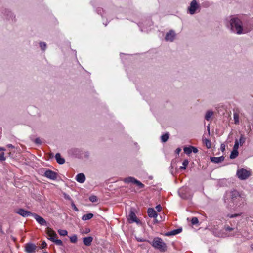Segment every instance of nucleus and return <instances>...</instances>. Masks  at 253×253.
I'll list each match as a JSON object with an SVG mask.
<instances>
[{
    "label": "nucleus",
    "instance_id": "nucleus-33",
    "mask_svg": "<svg viewBox=\"0 0 253 253\" xmlns=\"http://www.w3.org/2000/svg\"><path fill=\"white\" fill-rule=\"evenodd\" d=\"M40 46L42 50H45L46 47V44L44 42H41L40 43Z\"/></svg>",
    "mask_w": 253,
    "mask_h": 253
},
{
    "label": "nucleus",
    "instance_id": "nucleus-42",
    "mask_svg": "<svg viewBox=\"0 0 253 253\" xmlns=\"http://www.w3.org/2000/svg\"><path fill=\"white\" fill-rule=\"evenodd\" d=\"M156 210H157L158 211H161L162 207L160 206V205H157L156 207Z\"/></svg>",
    "mask_w": 253,
    "mask_h": 253
},
{
    "label": "nucleus",
    "instance_id": "nucleus-40",
    "mask_svg": "<svg viewBox=\"0 0 253 253\" xmlns=\"http://www.w3.org/2000/svg\"><path fill=\"white\" fill-rule=\"evenodd\" d=\"M47 246V244L45 242V241H43L42 242V244H41V247L42 248H44L45 247H46Z\"/></svg>",
    "mask_w": 253,
    "mask_h": 253
},
{
    "label": "nucleus",
    "instance_id": "nucleus-30",
    "mask_svg": "<svg viewBox=\"0 0 253 253\" xmlns=\"http://www.w3.org/2000/svg\"><path fill=\"white\" fill-rule=\"evenodd\" d=\"M58 232L61 236H66L68 234V232L65 230H59Z\"/></svg>",
    "mask_w": 253,
    "mask_h": 253
},
{
    "label": "nucleus",
    "instance_id": "nucleus-51",
    "mask_svg": "<svg viewBox=\"0 0 253 253\" xmlns=\"http://www.w3.org/2000/svg\"><path fill=\"white\" fill-rule=\"evenodd\" d=\"M47 253V252H44V253Z\"/></svg>",
    "mask_w": 253,
    "mask_h": 253
},
{
    "label": "nucleus",
    "instance_id": "nucleus-8",
    "mask_svg": "<svg viewBox=\"0 0 253 253\" xmlns=\"http://www.w3.org/2000/svg\"><path fill=\"white\" fill-rule=\"evenodd\" d=\"M46 233L48 236V239L52 242L57 237V235L56 232L50 228H47L46 229Z\"/></svg>",
    "mask_w": 253,
    "mask_h": 253
},
{
    "label": "nucleus",
    "instance_id": "nucleus-37",
    "mask_svg": "<svg viewBox=\"0 0 253 253\" xmlns=\"http://www.w3.org/2000/svg\"><path fill=\"white\" fill-rule=\"evenodd\" d=\"M206 145L207 148H210L211 147V142L209 140L206 139Z\"/></svg>",
    "mask_w": 253,
    "mask_h": 253
},
{
    "label": "nucleus",
    "instance_id": "nucleus-19",
    "mask_svg": "<svg viewBox=\"0 0 253 253\" xmlns=\"http://www.w3.org/2000/svg\"><path fill=\"white\" fill-rule=\"evenodd\" d=\"M55 159L57 162L59 164H63L65 163V159L61 157V156L59 153H57L55 155Z\"/></svg>",
    "mask_w": 253,
    "mask_h": 253
},
{
    "label": "nucleus",
    "instance_id": "nucleus-13",
    "mask_svg": "<svg viewBox=\"0 0 253 253\" xmlns=\"http://www.w3.org/2000/svg\"><path fill=\"white\" fill-rule=\"evenodd\" d=\"M76 180L79 183H83L85 180V176L83 173H79L76 176Z\"/></svg>",
    "mask_w": 253,
    "mask_h": 253
},
{
    "label": "nucleus",
    "instance_id": "nucleus-26",
    "mask_svg": "<svg viewBox=\"0 0 253 253\" xmlns=\"http://www.w3.org/2000/svg\"><path fill=\"white\" fill-rule=\"evenodd\" d=\"M70 241L72 243H75L77 242V236L76 235H74L70 237Z\"/></svg>",
    "mask_w": 253,
    "mask_h": 253
},
{
    "label": "nucleus",
    "instance_id": "nucleus-29",
    "mask_svg": "<svg viewBox=\"0 0 253 253\" xmlns=\"http://www.w3.org/2000/svg\"><path fill=\"white\" fill-rule=\"evenodd\" d=\"M53 242L57 245H59V246L63 245V242L61 240L57 239L56 238L53 241Z\"/></svg>",
    "mask_w": 253,
    "mask_h": 253
},
{
    "label": "nucleus",
    "instance_id": "nucleus-24",
    "mask_svg": "<svg viewBox=\"0 0 253 253\" xmlns=\"http://www.w3.org/2000/svg\"><path fill=\"white\" fill-rule=\"evenodd\" d=\"M246 141V138L243 135H241L240 136V138L239 139V144H240L241 146L243 145L244 143H245Z\"/></svg>",
    "mask_w": 253,
    "mask_h": 253
},
{
    "label": "nucleus",
    "instance_id": "nucleus-35",
    "mask_svg": "<svg viewBox=\"0 0 253 253\" xmlns=\"http://www.w3.org/2000/svg\"><path fill=\"white\" fill-rule=\"evenodd\" d=\"M239 141L238 140H235V144H234V146L233 147V149H234V150H238V148H239Z\"/></svg>",
    "mask_w": 253,
    "mask_h": 253
},
{
    "label": "nucleus",
    "instance_id": "nucleus-7",
    "mask_svg": "<svg viewBox=\"0 0 253 253\" xmlns=\"http://www.w3.org/2000/svg\"><path fill=\"white\" fill-rule=\"evenodd\" d=\"M199 7V5L195 0H193L191 2L190 5L188 8L189 12L190 14H194L196 10Z\"/></svg>",
    "mask_w": 253,
    "mask_h": 253
},
{
    "label": "nucleus",
    "instance_id": "nucleus-18",
    "mask_svg": "<svg viewBox=\"0 0 253 253\" xmlns=\"http://www.w3.org/2000/svg\"><path fill=\"white\" fill-rule=\"evenodd\" d=\"M181 231H182L181 228H178L177 229H175V230H172L170 232L167 233L166 235L167 236L175 235L180 233Z\"/></svg>",
    "mask_w": 253,
    "mask_h": 253
},
{
    "label": "nucleus",
    "instance_id": "nucleus-38",
    "mask_svg": "<svg viewBox=\"0 0 253 253\" xmlns=\"http://www.w3.org/2000/svg\"><path fill=\"white\" fill-rule=\"evenodd\" d=\"M192 152H193L194 153H197L198 151V149L193 146H191Z\"/></svg>",
    "mask_w": 253,
    "mask_h": 253
},
{
    "label": "nucleus",
    "instance_id": "nucleus-9",
    "mask_svg": "<svg viewBox=\"0 0 253 253\" xmlns=\"http://www.w3.org/2000/svg\"><path fill=\"white\" fill-rule=\"evenodd\" d=\"M37 249V247L33 243H27L25 245V251L27 253H34Z\"/></svg>",
    "mask_w": 253,
    "mask_h": 253
},
{
    "label": "nucleus",
    "instance_id": "nucleus-12",
    "mask_svg": "<svg viewBox=\"0 0 253 253\" xmlns=\"http://www.w3.org/2000/svg\"><path fill=\"white\" fill-rule=\"evenodd\" d=\"M175 36V33L173 30L169 31L168 33H167L165 39L166 41H169L172 42L173 41Z\"/></svg>",
    "mask_w": 253,
    "mask_h": 253
},
{
    "label": "nucleus",
    "instance_id": "nucleus-46",
    "mask_svg": "<svg viewBox=\"0 0 253 253\" xmlns=\"http://www.w3.org/2000/svg\"><path fill=\"white\" fill-rule=\"evenodd\" d=\"M180 151H181V149L180 148H177L176 150V152L177 154H179V153L180 152Z\"/></svg>",
    "mask_w": 253,
    "mask_h": 253
},
{
    "label": "nucleus",
    "instance_id": "nucleus-11",
    "mask_svg": "<svg viewBox=\"0 0 253 253\" xmlns=\"http://www.w3.org/2000/svg\"><path fill=\"white\" fill-rule=\"evenodd\" d=\"M128 220L130 223L133 222H136L137 223H138L140 222V221L137 219L135 213L132 210L130 211V212L128 215Z\"/></svg>",
    "mask_w": 253,
    "mask_h": 253
},
{
    "label": "nucleus",
    "instance_id": "nucleus-16",
    "mask_svg": "<svg viewBox=\"0 0 253 253\" xmlns=\"http://www.w3.org/2000/svg\"><path fill=\"white\" fill-rule=\"evenodd\" d=\"M211 161L212 162L215 163H219L222 161H223L224 159V157L223 156H221L219 157H211L210 158Z\"/></svg>",
    "mask_w": 253,
    "mask_h": 253
},
{
    "label": "nucleus",
    "instance_id": "nucleus-43",
    "mask_svg": "<svg viewBox=\"0 0 253 253\" xmlns=\"http://www.w3.org/2000/svg\"><path fill=\"white\" fill-rule=\"evenodd\" d=\"M35 142L36 143V144H41V141L40 140V138H37L35 139Z\"/></svg>",
    "mask_w": 253,
    "mask_h": 253
},
{
    "label": "nucleus",
    "instance_id": "nucleus-49",
    "mask_svg": "<svg viewBox=\"0 0 253 253\" xmlns=\"http://www.w3.org/2000/svg\"><path fill=\"white\" fill-rule=\"evenodd\" d=\"M155 220L156 223L158 222V221L156 219H155Z\"/></svg>",
    "mask_w": 253,
    "mask_h": 253
},
{
    "label": "nucleus",
    "instance_id": "nucleus-22",
    "mask_svg": "<svg viewBox=\"0 0 253 253\" xmlns=\"http://www.w3.org/2000/svg\"><path fill=\"white\" fill-rule=\"evenodd\" d=\"M93 217V214L92 213H88L86 214H84L82 216V220L84 221H86L89 219H90Z\"/></svg>",
    "mask_w": 253,
    "mask_h": 253
},
{
    "label": "nucleus",
    "instance_id": "nucleus-36",
    "mask_svg": "<svg viewBox=\"0 0 253 253\" xmlns=\"http://www.w3.org/2000/svg\"><path fill=\"white\" fill-rule=\"evenodd\" d=\"M224 229L226 231H232L233 229L229 226H225Z\"/></svg>",
    "mask_w": 253,
    "mask_h": 253
},
{
    "label": "nucleus",
    "instance_id": "nucleus-44",
    "mask_svg": "<svg viewBox=\"0 0 253 253\" xmlns=\"http://www.w3.org/2000/svg\"><path fill=\"white\" fill-rule=\"evenodd\" d=\"M137 240L138 241V242H145V241H147V240H145V239H142V238H137ZM148 242L150 243L149 241H148Z\"/></svg>",
    "mask_w": 253,
    "mask_h": 253
},
{
    "label": "nucleus",
    "instance_id": "nucleus-2",
    "mask_svg": "<svg viewBox=\"0 0 253 253\" xmlns=\"http://www.w3.org/2000/svg\"><path fill=\"white\" fill-rule=\"evenodd\" d=\"M231 29L234 32L240 34L242 33L243 27L242 22L238 18L234 17L230 20Z\"/></svg>",
    "mask_w": 253,
    "mask_h": 253
},
{
    "label": "nucleus",
    "instance_id": "nucleus-23",
    "mask_svg": "<svg viewBox=\"0 0 253 253\" xmlns=\"http://www.w3.org/2000/svg\"><path fill=\"white\" fill-rule=\"evenodd\" d=\"M169 137V133H165V134H163L162 135L161 141L163 142H166L168 140Z\"/></svg>",
    "mask_w": 253,
    "mask_h": 253
},
{
    "label": "nucleus",
    "instance_id": "nucleus-39",
    "mask_svg": "<svg viewBox=\"0 0 253 253\" xmlns=\"http://www.w3.org/2000/svg\"><path fill=\"white\" fill-rule=\"evenodd\" d=\"M240 215V214H234L228 215V216L230 218H232L236 217L239 216Z\"/></svg>",
    "mask_w": 253,
    "mask_h": 253
},
{
    "label": "nucleus",
    "instance_id": "nucleus-27",
    "mask_svg": "<svg viewBox=\"0 0 253 253\" xmlns=\"http://www.w3.org/2000/svg\"><path fill=\"white\" fill-rule=\"evenodd\" d=\"M184 151L187 154H190L192 152L191 146L185 147Z\"/></svg>",
    "mask_w": 253,
    "mask_h": 253
},
{
    "label": "nucleus",
    "instance_id": "nucleus-21",
    "mask_svg": "<svg viewBox=\"0 0 253 253\" xmlns=\"http://www.w3.org/2000/svg\"><path fill=\"white\" fill-rule=\"evenodd\" d=\"M238 154L239 152L238 150L233 149L231 153L230 158L231 159H234L238 156Z\"/></svg>",
    "mask_w": 253,
    "mask_h": 253
},
{
    "label": "nucleus",
    "instance_id": "nucleus-48",
    "mask_svg": "<svg viewBox=\"0 0 253 253\" xmlns=\"http://www.w3.org/2000/svg\"><path fill=\"white\" fill-rule=\"evenodd\" d=\"M221 148L222 151H223L225 149L224 146H222V145H221Z\"/></svg>",
    "mask_w": 253,
    "mask_h": 253
},
{
    "label": "nucleus",
    "instance_id": "nucleus-50",
    "mask_svg": "<svg viewBox=\"0 0 253 253\" xmlns=\"http://www.w3.org/2000/svg\"><path fill=\"white\" fill-rule=\"evenodd\" d=\"M67 198L69 199L70 197L69 196L67 197Z\"/></svg>",
    "mask_w": 253,
    "mask_h": 253
},
{
    "label": "nucleus",
    "instance_id": "nucleus-5",
    "mask_svg": "<svg viewBox=\"0 0 253 253\" xmlns=\"http://www.w3.org/2000/svg\"><path fill=\"white\" fill-rule=\"evenodd\" d=\"M43 176L51 180H56L57 178V173L51 170H46L44 173Z\"/></svg>",
    "mask_w": 253,
    "mask_h": 253
},
{
    "label": "nucleus",
    "instance_id": "nucleus-6",
    "mask_svg": "<svg viewBox=\"0 0 253 253\" xmlns=\"http://www.w3.org/2000/svg\"><path fill=\"white\" fill-rule=\"evenodd\" d=\"M14 212L15 213L18 214L24 217H26L30 215L32 216V214H33V213H32L28 211L25 210L24 209L22 208L15 210L14 211Z\"/></svg>",
    "mask_w": 253,
    "mask_h": 253
},
{
    "label": "nucleus",
    "instance_id": "nucleus-32",
    "mask_svg": "<svg viewBox=\"0 0 253 253\" xmlns=\"http://www.w3.org/2000/svg\"><path fill=\"white\" fill-rule=\"evenodd\" d=\"M239 196V193L237 191H234L232 192V199L234 200V198H236Z\"/></svg>",
    "mask_w": 253,
    "mask_h": 253
},
{
    "label": "nucleus",
    "instance_id": "nucleus-28",
    "mask_svg": "<svg viewBox=\"0 0 253 253\" xmlns=\"http://www.w3.org/2000/svg\"><path fill=\"white\" fill-rule=\"evenodd\" d=\"M234 120L235 124H238L239 123V115L237 113L234 114Z\"/></svg>",
    "mask_w": 253,
    "mask_h": 253
},
{
    "label": "nucleus",
    "instance_id": "nucleus-31",
    "mask_svg": "<svg viewBox=\"0 0 253 253\" xmlns=\"http://www.w3.org/2000/svg\"><path fill=\"white\" fill-rule=\"evenodd\" d=\"M191 221V223L193 225H195V224H197L199 222L198 218L196 217H192Z\"/></svg>",
    "mask_w": 253,
    "mask_h": 253
},
{
    "label": "nucleus",
    "instance_id": "nucleus-17",
    "mask_svg": "<svg viewBox=\"0 0 253 253\" xmlns=\"http://www.w3.org/2000/svg\"><path fill=\"white\" fill-rule=\"evenodd\" d=\"M6 150L5 148L0 147V161L3 162L6 160L5 157L4 151Z\"/></svg>",
    "mask_w": 253,
    "mask_h": 253
},
{
    "label": "nucleus",
    "instance_id": "nucleus-4",
    "mask_svg": "<svg viewBox=\"0 0 253 253\" xmlns=\"http://www.w3.org/2000/svg\"><path fill=\"white\" fill-rule=\"evenodd\" d=\"M124 182L126 183H133L136 184L140 188H143L144 187V185L140 181L137 180L135 178L132 177H128L126 178L124 180Z\"/></svg>",
    "mask_w": 253,
    "mask_h": 253
},
{
    "label": "nucleus",
    "instance_id": "nucleus-45",
    "mask_svg": "<svg viewBox=\"0 0 253 253\" xmlns=\"http://www.w3.org/2000/svg\"><path fill=\"white\" fill-rule=\"evenodd\" d=\"M7 147L9 148H14V146L11 144H8Z\"/></svg>",
    "mask_w": 253,
    "mask_h": 253
},
{
    "label": "nucleus",
    "instance_id": "nucleus-15",
    "mask_svg": "<svg viewBox=\"0 0 253 253\" xmlns=\"http://www.w3.org/2000/svg\"><path fill=\"white\" fill-rule=\"evenodd\" d=\"M92 241L93 238L91 236L84 237L83 238V243L85 245L87 246H90Z\"/></svg>",
    "mask_w": 253,
    "mask_h": 253
},
{
    "label": "nucleus",
    "instance_id": "nucleus-1",
    "mask_svg": "<svg viewBox=\"0 0 253 253\" xmlns=\"http://www.w3.org/2000/svg\"><path fill=\"white\" fill-rule=\"evenodd\" d=\"M152 246L160 252H165L167 250V246L163 240L159 237H155L152 242H150Z\"/></svg>",
    "mask_w": 253,
    "mask_h": 253
},
{
    "label": "nucleus",
    "instance_id": "nucleus-25",
    "mask_svg": "<svg viewBox=\"0 0 253 253\" xmlns=\"http://www.w3.org/2000/svg\"><path fill=\"white\" fill-rule=\"evenodd\" d=\"M189 161L188 160H184L182 163L183 166H181L180 167V169H185L186 167L188 165Z\"/></svg>",
    "mask_w": 253,
    "mask_h": 253
},
{
    "label": "nucleus",
    "instance_id": "nucleus-47",
    "mask_svg": "<svg viewBox=\"0 0 253 253\" xmlns=\"http://www.w3.org/2000/svg\"><path fill=\"white\" fill-rule=\"evenodd\" d=\"M89 232H90V230H89V229L86 228V229L85 233H88Z\"/></svg>",
    "mask_w": 253,
    "mask_h": 253
},
{
    "label": "nucleus",
    "instance_id": "nucleus-14",
    "mask_svg": "<svg viewBox=\"0 0 253 253\" xmlns=\"http://www.w3.org/2000/svg\"><path fill=\"white\" fill-rule=\"evenodd\" d=\"M148 214L151 218H156L157 217V213L154 209L149 208L148 209Z\"/></svg>",
    "mask_w": 253,
    "mask_h": 253
},
{
    "label": "nucleus",
    "instance_id": "nucleus-10",
    "mask_svg": "<svg viewBox=\"0 0 253 253\" xmlns=\"http://www.w3.org/2000/svg\"><path fill=\"white\" fill-rule=\"evenodd\" d=\"M32 216L35 219L39 224L41 225L47 226V223L45 220L42 217L38 215V214L33 213Z\"/></svg>",
    "mask_w": 253,
    "mask_h": 253
},
{
    "label": "nucleus",
    "instance_id": "nucleus-41",
    "mask_svg": "<svg viewBox=\"0 0 253 253\" xmlns=\"http://www.w3.org/2000/svg\"><path fill=\"white\" fill-rule=\"evenodd\" d=\"M72 206L75 211H79L78 209L77 208V207L76 206L74 203H72Z\"/></svg>",
    "mask_w": 253,
    "mask_h": 253
},
{
    "label": "nucleus",
    "instance_id": "nucleus-20",
    "mask_svg": "<svg viewBox=\"0 0 253 253\" xmlns=\"http://www.w3.org/2000/svg\"><path fill=\"white\" fill-rule=\"evenodd\" d=\"M213 115V112L211 110L208 111L205 115V119L209 121L210 120L211 117Z\"/></svg>",
    "mask_w": 253,
    "mask_h": 253
},
{
    "label": "nucleus",
    "instance_id": "nucleus-3",
    "mask_svg": "<svg viewBox=\"0 0 253 253\" xmlns=\"http://www.w3.org/2000/svg\"><path fill=\"white\" fill-rule=\"evenodd\" d=\"M237 175L241 180H245L250 176V173L246 169L242 168L237 171Z\"/></svg>",
    "mask_w": 253,
    "mask_h": 253
},
{
    "label": "nucleus",
    "instance_id": "nucleus-34",
    "mask_svg": "<svg viewBox=\"0 0 253 253\" xmlns=\"http://www.w3.org/2000/svg\"><path fill=\"white\" fill-rule=\"evenodd\" d=\"M89 199V200L92 202H96L97 201V197L94 195L90 196Z\"/></svg>",
    "mask_w": 253,
    "mask_h": 253
}]
</instances>
